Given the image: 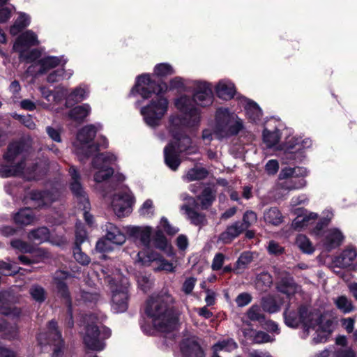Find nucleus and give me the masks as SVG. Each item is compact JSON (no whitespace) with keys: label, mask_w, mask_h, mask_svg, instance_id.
<instances>
[{"label":"nucleus","mask_w":357,"mask_h":357,"mask_svg":"<svg viewBox=\"0 0 357 357\" xmlns=\"http://www.w3.org/2000/svg\"><path fill=\"white\" fill-rule=\"evenodd\" d=\"M174 298L168 292H161L151 296L146 302L144 313L149 319L141 322L142 331L149 335L155 331L167 333L174 330L177 324Z\"/></svg>","instance_id":"obj_1"},{"label":"nucleus","mask_w":357,"mask_h":357,"mask_svg":"<svg viewBox=\"0 0 357 357\" xmlns=\"http://www.w3.org/2000/svg\"><path fill=\"white\" fill-rule=\"evenodd\" d=\"M168 89L166 83L155 84L150 78L148 74L140 75L137 77L136 84L131 91V93L135 91L143 98L147 99L152 93L158 96L151 99L149 103L142 107L141 114L143 116L146 123L151 127H156L167 114L169 107L168 100L161 96Z\"/></svg>","instance_id":"obj_2"},{"label":"nucleus","mask_w":357,"mask_h":357,"mask_svg":"<svg viewBox=\"0 0 357 357\" xmlns=\"http://www.w3.org/2000/svg\"><path fill=\"white\" fill-rule=\"evenodd\" d=\"M183 121L178 115H171L168 121V131L174 141L169 142L164 148V156H178L181 154L192 155L197 153V146L192 139L181 133L183 124L189 126L188 118Z\"/></svg>","instance_id":"obj_3"},{"label":"nucleus","mask_w":357,"mask_h":357,"mask_svg":"<svg viewBox=\"0 0 357 357\" xmlns=\"http://www.w3.org/2000/svg\"><path fill=\"white\" fill-rule=\"evenodd\" d=\"M26 158H0V176L7 178L23 174L26 180H37L46 174L47 168L38 163L25 167Z\"/></svg>","instance_id":"obj_4"},{"label":"nucleus","mask_w":357,"mask_h":357,"mask_svg":"<svg viewBox=\"0 0 357 357\" xmlns=\"http://www.w3.org/2000/svg\"><path fill=\"white\" fill-rule=\"evenodd\" d=\"M85 332L83 335L84 343L91 350L100 351L105 349V340L111 336V330L102 325L94 314L86 315Z\"/></svg>","instance_id":"obj_5"},{"label":"nucleus","mask_w":357,"mask_h":357,"mask_svg":"<svg viewBox=\"0 0 357 357\" xmlns=\"http://www.w3.org/2000/svg\"><path fill=\"white\" fill-rule=\"evenodd\" d=\"M284 322L291 328H296L299 324H303V333L302 338L306 339L310 334V327L317 325L321 318V312L315 309L306 306L299 308L298 314L289 311L288 309L284 312Z\"/></svg>","instance_id":"obj_6"},{"label":"nucleus","mask_w":357,"mask_h":357,"mask_svg":"<svg viewBox=\"0 0 357 357\" xmlns=\"http://www.w3.org/2000/svg\"><path fill=\"white\" fill-rule=\"evenodd\" d=\"M243 128V121L227 108H219L215 114L214 135L222 139L237 135Z\"/></svg>","instance_id":"obj_7"},{"label":"nucleus","mask_w":357,"mask_h":357,"mask_svg":"<svg viewBox=\"0 0 357 357\" xmlns=\"http://www.w3.org/2000/svg\"><path fill=\"white\" fill-rule=\"evenodd\" d=\"M112 158H93L91 163L93 169L96 171L94 174V181L98 183L97 189L101 190V187L99 185L101 183L109 184L111 189H116L117 185L114 186L111 184L114 181L119 183L124 181L126 177L122 174H114L113 169L110 167V159ZM104 196L107 191L102 190Z\"/></svg>","instance_id":"obj_8"},{"label":"nucleus","mask_w":357,"mask_h":357,"mask_svg":"<svg viewBox=\"0 0 357 357\" xmlns=\"http://www.w3.org/2000/svg\"><path fill=\"white\" fill-rule=\"evenodd\" d=\"M101 128L102 126L100 123L85 126L78 131L76 140L73 143L74 146L86 155L94 154L95 152L100 151V148H107L108 143L105 137L101 138L102 144L99 146L93 143L97 132Z\"/></svg>","instance_id":"obj_9"},{"label":"nucleus","mask_w":357,"mask_h":357,"mask_svg":"<svg viewBox=\"0 0 357 357\" xmlns=\"http://www.w3.org/2000/svg\"><path fill=\"white\" fill-rule=\"evenodd\" d=\"M107 280L112 291V310L116 313L124 312L128 306V279L116 273L114 277L108 276Z\"/></svg>","instance_id":"obj_10"},{"label":"nucleus","mask_w":357,"mask_h":357,"mask_svg":"<svg viewBox=\"0 0 357 357\" xmlns=\"http://www.w3.org/2000/svg\"><path fill=\"white\" fill-rule=\"evenodd\" d=\"M308 174L303 167L283 168L279 174L278 187L288 191L303 188L307 185L305 178Z\"/></svg>","instance_id":"obj_11"},{"label":"nucleus","mask_w":357,"mask_h":357,"mask_svg":"<svg viewBox=\"0 0 357 357\" xmlns=\"http://www.w3.org/2000/svg\"><path fill=\"white\" fill-rule=\"evenodd\" d=\"M69 174L71 177L70 182V190L76 197L79 208L83 211L85 221L88 225H91L93 224V216L88 211L90 208V203L81 184L80 175L74 166L70 167Z\"/></svg>","instance_id":"obj_12"},{"label":"nucleus","mask_w":357,"mask_h":357,"mask_svg":"<svg viewBox=\"0 0 357 357\" xmlns=\"http://www.w3.org/2000/svg\"><path fill=\"white\" fill-rule=\"evenodd\" d=\"M130 256L135 264L141 266H149L151 262L156 261L158 264V266L155 268L156 271H165L167 273L175 271L176 266L155 251L142 250L137 252H134Z\"/></svg>","instance_id":"obj_13"},{"label":"nucleus","mask_w":357,"mask_h":357,"mask_svg":"<svg viewBox=\"0 0 357 357\" xmlns=\"http://www.w3.org/2000/svg\"><path fill=\"white\" fill-rule=\"evenodd\" d=\"M102 230L105 232V238L100 239L96 245V250L100 252H108L112 250L108 241L117 245H121L126 241L125 234L113 223L107 222L102 226Z\"/></svg>","instance_id":"obj_14"},{"label":"nucleus","mask_w":357,"mask_h":357,"mask_svg":"<svg viewBox=\"0 0 357 357\" xmlns=\"http://www.w3.org/2000/svg\"><path fill=\"white\" fill-rule=\"evenodd\" d=\"M47 331L40 333L37 337L38 343L40 345L52 344L54 346L52 357H63V341L61 332L58 330L57 323L52 320L48 323Z\"/></svg>","instance_id":"obj_15"},{"label":"nucleus","mask_w":357,"mask_h":357,"mask_svg":"<svg viewBox=\"0 0 357 357\" xmlns=\"http://www.w3.org/2000/svg\"><path fill=\"white\" fill-rule=\"evenodd\" d=\"M133 196L128 189L122 193L114 194L112 198L111 207L118 218L128 216L132 212Z\"/></svg>","instance_id":"obj_16"},{"label":"nucleus","mask_w":357,"mask_h":357,"mask_svg":"<svg viewBox=\"0 0 357 357\" xmlns=\"http://www.w3.org/2000/svg\"><path fill=\"white\" fill-rule=\"evenodd\" d=\"M194 98L190 99L185 95L181 96L174 100V105L177 109L183 112L185 118H188L187 123L189 126L198 124L200 119L199 110L195 106Z\"/></svg>","instance_id":"obj_17"},{"label":"nucleus","mask_w":357,"mask_h":357,"mask_svg":"<svg viewBox=\"0 0 357 357\" xmlns=\"http://www.w3.org/2000/svg\"><path fill=\"white\" fill-rule=\"evenodd\" d=\"M319 243L326 251H331L340 247L344 240L343 232L337 227H331L322 231L318 236Z\"/></svg>","instance_id":"obj_18"},{"label":"nucleus","mask_w":357,"mask_h":357,"mask_svg":"<svg viewBox=\"0 0 357 357\" xmlns=\"http://www.w3.org/2000/svg\"><path fill=\"white\" fill-rule=\"evenodd\" d=\"M70 276V274L65 271L59 270L55 272L54 275V282L56 284V287L58 289L59 294L67 299V302L68 303V312H69V318L66 321V325L69 328H72L73 326L74 322L73 320V315L71 311V301L70 299V294L68 291V287L66 284L64 282V280H66L68 277Z\"/></svg>","instance_id":"obj_19"},{"label":"nucleus","mask_w":357,"mask_h":357,"mask_svg":"<svg viewBox=\"0 0 357 357\" xmlns=\"http://www.w3.org/2000/svg\"><path fill=\"white\" fill-rule=\"evenodd\" d=\"M194 102L197 105L206 107L213 102V91L211 85L206 82L195 81Z\"/></svg>","instance_id":"obj_20"},{"label":"nucleus","mask_w":357,"mask_h":357,"mask_svg":"<svg viewBox=\"0 0 357 357\" xmlns=\"http://www.w3.org/2000/svg\"><path fill=\"white\" fill-rule=\"evenodd\" d=\"M15 298L10 291H0V314L13 319H17L22 314V310L15 306H11Z\"/></svg>","instance_id":"obj_21"},{"label":"nucleus","mask_w":357,"mask_h":357,"mask_svg":"<svg viewBox=\"0 0 357 357\" xmlns=\"http://www.w3.org/2000/svg\"><path fill=\"white\" fill-rule=\"evenodd\" d=\"M296 217L291 223V227L296 230H303L312 226L317 220L319 215L317 213L306 209L297 208L295 210Z\"/></svg>","instance_id":"obj_22"},{"label":"nucleus","mask_w":357,"mask_h":357,"mask_svg":"<svg viewBox=\"0 0 357 357\" xmlns=\"http://www.w3.org/2000/svg\"><path fill=\"white\" fill-rule=\"evenodd\" d=\"M129 236L135 240H139L142 245L149 248L151 243V236L153 229L150 226H130L128 227Z\"/></svg>","instance_id":"obj_23"},{"label":"nucleus","mask_w":357,"mask_h":357,"mask_svg":"<svg viewBox=\"0 0 357 357\" xmlns=\"http://www.w3.org/2000/svg\"><path fill=\"white\" fill-rule=\"evenodd\" d=\"M333 322L331 320H326L324 322L323 317L321 316L317 325L314 327H310V331H314L315 335L312 338L314 344H319L326 342L329 335L332 332Z\"/></svg>","instance_id":"obj_24"},{"label":"nucleus","mask_w":357,"mask_h":357,"mask_svg":"<svg viewBox=\"0 0 357 357\" xmlns=\"http://www.w3.org/2000/svg\"><path fill=\"white\" fill-rule=\"evenodd\" d=\"M181 357H204L200 345L194 338H187L180 345Z\"/></svg>","instance_id":"obj_25"},{"label":"nucleus","mask_w":357,"mask_h":357,"mask_svg":"<svg viewBox=\"0 0 357 357\" xmlns=\"http://www.w3.org/2000/svg\"><path fill=\"white\" fill-rule=\"evenodd\" d=\"M39 43L37 35L33 31L27 30L17 37L13 50L22 53L23 47L38 45Z\"/></svg>","instance_id":"obj_26"},{"label":"nucleus","mask_w":357,"mask_h":357,"mask_svg":"<svg viewBox=\"0 0 357 357\" xmlns=\"http://www.w3.org/2000/svg\"><path fill=\"white\" fill-rule=\"evenodd\" d=\"M59 197V193L56 190L54 191H32L31 192V200L36 202L37 207L43 208L49 206L53 202L57 200Z\"/></svg>","instance_id":"obj_27"},{"label":"nucleus","mask_w":357,"mask_h":357,"mask_svg":"<svg viewBox=\"0 0 357 357\" xmlns=\"http://www.w3.org/2000/svg\"><path fill=\"white\" fill-rule=\"evenodd\" d=\"M244 231L245 229L240 221L234 222L228 225L225 231L220 234L218 241L222 242L224 244L230 243Z\"/></svg>","instance_id":"obj_28"},{"label":"nucleus","mask_w":357,"mask_h":357,"mask_svg":"<svg viewBox=\"0 0 357 357\" xmlns=\"http://www.w3.org/2000/svg\"><path fill=\"white\" fill-rule=\"evenodd\" d=\"M357 256V251L354 248H348L333 259V264L337 267L349 266Z\"/></svg>","instance_id":"obj_29"},{"label":"nucleus","mask_w":357,"mask_h":357,"mask_svg":"<svg viewBox=\"0 0 357 357\" xmlns=\"http://www.w3.org/2000/svg\"><path fill=\"white\" fill-rule=\"evenodd\" d=\"M153 243L155 248L162 251L168 257H172L174 255L172 246L169 243L163 231L160 229L155 231L153 237Z\"/></svg>","instance_id":"obj_30"},{"label":"nucleus","mask_w":357,"mask_h":357,"mask_svg":"<svg viewBox=\"0 0 357 357\" xmlns=\"http://www.w3.org/2000/svg\"><path fill=\"white\" fill-rule=\"evenodd\" d=\"M311 142L308 139L302 140L295 136L289 137L283 145L282 149L286 153H294L302 149L309 147Z\"/></svg>","instance_id":"obj_31"},{"label":"nucleus","mask_w":357,"mask_h":357,"mask_svg":"<svg viewBox=\"0 0 357 357\" xmlns=\"http://www.w3.org/2000/svg\"><path fill=\"white\" fill-rule=\"evenodd\" d=\"M217 96L223 100H230L235 94L234 84L229 80H220L215 86Z\"/></svg>","instance_id":"obj_32"},{"label":"nucleus","mask_w":357,"mask_h":357,"mask_svg":"<svg viewBox=\"0 0 357 357\" xmlns=\"http://www.w3.org/2000/svg\"><path fill=\"white\" fill-rule=\"evenodd\" d=\"M277 289L280 292L290 296L298 291L300 287L295 283L291 276L287 275L280 279L277 284Z\"/></svg>","instance_id":"obj_33"},{"label":"nucleus","mask_w":357,"mask_h":357,"mask_svg":"<svg viewBox=\"0 0 357 357\" xmlns=\"http://www.w3.org/2000/svg\"><path fill=\"white\" fill-rule=\"evenodd\" d=\"M334 217L333 211L331 208H326L321 213V217L316 223L314 227L311 229L310 233L314 236H319L323 229L328 225Z\"/></svg>","instance_id":"obj_34"},{"label":"nucleus","mask_w":357,"mask_h":357,"mask_svg":"<svg viewBox=\"0 0 357 357\" xmlns=\"http://www.w3.org/2000/svg\"><path fill=\"white\" fill-rule=\"evenodd\" d=\"M36 218L30 208L20 209L15 215V223L21 225H29L33 223Z\"/></svg>","instance_id":"obj_35"},{"label":"nucleus","mask_w":357,"mask_h":357,"mask_svg":"<svg viewBox=\"0 0 357 357\" xmlns=\"http://www.w3.org/2000/svg\"><path fill=\"white\" fill-rule=\"evenodd\" d=\"M264 220L268 224L277 226L283 221V216L277 207H271L264 211Z\"/></svg>","instance_id":"obj_36"},{"label":"nucleus","mask_w":357,"mask_h":357,"mask_svg":"<svg viewBox=\"0 0 357 357\" xmlns=\"http://www.w3.org/2000/svg\"><path fill=\"white\" fill-rule=\"evenodd\" d=\"M280 139L279 130L276 128L273 129L266 127L263 132V141L267 147L271 148L275 146Z\"/></svg>","instance_id":"obj_37"},{"label":"nucleus","mask_w":357,"mask_h":357,"mask_svg":"<svg viewBox=\"0 0 357 357\" xmlns=\"http://www.w3.org/2000/svg\"><path fill=\"white\" fill-rule=\"evenodd\" d=\"M253 260V253L250 251L242 252L235 263L234 271L236 274H240L248 267Z\"/></svg>","instance_id":"obj_38"},{"label":"nucleus","mask_w":357,"mask_h":357,"mask_svg":"<svg viewBox=\"0 0 357 357\" xmlns=\"http://www.w3.org/2000/svg\"><path fill=\"white\" fill-rule=\"evenodd\" d=\"M31 22L30 17L25 13H20L15 20L13 26H10V33L13 36H16L24 29L29 25Z\"/></svg>","instance_id":"obj_39"},{"label":"nucleus","mask_w":357,"mask_h":357,"mask_svg":"<svg viewBox=\"0 0 357 357\" xmlns=\"http://www.w3.org/2000/svg\"><path fill=\"white\" fill-rule=\"evenodd\" d=\"M333 303L336 307L344 314L350 313L354 310L352 301L344 295L334 298Z\"/></svg>","instance_id":"obj_40"},{"label":"nucleus","mask_w":357,"mask_h":357,"mask_svg":"<svg viewBox=\"0 0 357 357\" xmlns=\"http://www.w3.org/2000/svg\"><path fill=\"white\" fill-rule=\"evenodd\" d=\"M91 112V107L83 104L73 108L69 112V117L76 121H83Z\"/></svg>","instance_id":"obj_41"},{"label":"nucleus","mask_w":357,"mask_h":357,"mask_svg":"<svg viewBox=\"0 0 357 357\" xmlns=\"http://www.w3.org/2000/svg\"><path fill=\"white\" fill-rule=\"evenodd\" d=\"M29 240L38 243L47 241L50 238V231L46 227H39L32 230L28 235Z\"/></svg>","instance_id":"obj_42"},{"label":"nucleus","mask_w":357,"mask_h":357,"mask_svg":"<svg viewBox=\"0 0 357 357\" xmlns=\"http://www.w3.org/2000/svg\"><path fill=\"white\" fill-rule=\"evenodd\" d=\"M245 109L248 117L254 122L259 120L262 116L260 107L256 102L252 100H246Z\"/></svg>","instance_id":"obj_43"},{"label":"nucleus","mask_w":357,"mask_h":357,"mask_svg":"<svg viewBox=\"0 0 357 357\" xmlns=\"http://www.w3.org/2000/svg\"><path fill=\"white\" fill-rule=\"evenodd\" d=\"M61 58L54 56H49L41 59L39 61L40 69L39 73L43 74L49 70L56 68L61 63Z\"/></svg>","instance_id":"obj_44"},{"label":"nucleus","mask_w":357,"mask_h":357,"mask_svg":"<svg viewBox=\"0 0 357 357\" xmlns=\"http://www.w3.org/2000/svg\"><path fill=\"white\" fill-rule=\"evenodd\" d=\"M296 245L303 253L307 255L312 254L315 250L310 240L303 234H299L296 236Z\"/></svg>","instance_id":"obj_45"},{"label":"nucleus","mask_w":357,"mask_h":357,"mask_svg":"<svg viewBox=\"0 0 357 357\" xmlns=\"http://www.w3.org/2000/svg\"><path fill=\"white\" fill-rule=\"evenodd\" d=\"M237 347L236 342L232 339L219 341L213 346V354H218L221 351L231 352L235 350Z\"/></svg>","instance_id":"obj_46"},{"label":"nucleus","mask_w":357,"mask_h":357,"mask_svg":"<svg viewBox=\"0 0 357 357\" xmlns=\"http://www.w3.org/2000/svg\"><path fill=\"white\" fill-rule=\"evenodd\" d=\"M208 175L207 170L202 167L196 166L190 169L183 176V179L187 181L203 179Z\"/></svg>","instance_id":"obj_47"},{"label":"nucleus","mask_w":357,"mask_h":357,"mask_svg":"<svg viewBox=\"0 0 357 357\" xmlns=\"http://www.w3.org/2000/svg\"><path fill=\"white\" fill-rule=\"evenodd\" d=\"M3 338L8 340H17L19 337V327L17 324H10L6 321L4 328L1 332Z\"/></svg>","instance_id":"obj_48"},{"label":"nucleus","mask_w":357,"mask_h":357,"mask_svg":"<svg viewBox=\"0 0 357 357\" xmlns=\"http://www.w3.org/2000/svg\"><path fill=\"white\" fill-rule=\"evenodd\" d=\"M215 198V192L211 188H206L199 196V199L201 202L202 208L206 209L209 207Z\"/></svg>","instance_id":"obj_49"},{"label":"nucleus","mask_w":357,"mask_h":357,"mask_svg":"<svg viewBox=\"0 0 357 357\" xmlns=\"http://www.w3.org/2000/svg\"><path fill=\"white\" fill-rule=\"evenodd\" d=\"M89 89L85 86H79L75 89L68 96V101L73 100L74 102H81L89 95Z\"/></svg>","instance_id":"obj_50"},{"label":"nucleus","mask_w":357,"mask_h":357,"mask_svg":"<svg viewBox=\"0 0 357 357\" xmlns=\"http://www.w3.org/2000/svg\"><path fill=\"white\" fill-rule=\"evenodd\" d=\"M29 294L36 302L43 303L47 297L45 289L39 284H33L29 289Z\"/></svg>","instance_id":"obj_51"},{"label":"nucleus","mask_w":357,"mask_h":357,"mask_svg":"<svg viewBox=\"0 0 357 357\" xmlns=\"http://www.w3.org/2000/svg\"><path fill=\"white\" fill-rule=\"evenodd\" d=\"M261 306L264 311L274 313L280 310V306L275 298L272 296H268L262 298Z\"/></svg>","instance_id":"obj_52"},{"label":"nucleus","mask_w":357,"mask_h":357,"mask_svg":"<svg viewBox=\"0 0 357 357\" xmlns=\"http://www.w3.org/2000/svg\"><path fill=\"white\" fill-rule=\"evenodd\" d=\"M182 209L185 211L188 219L192 224L195 225H201L204 223L205 218L202 214L196 212L195 210L192 209L187 205H184L182 207Z\"/></svg>","instance_id":"obj_53"},{"label":"nucleus","mask_w":357,"mask_h":357,"mask_svg":"<svg viewBox=\"0 0 357 357\" xmlns=\"http://www.w3.org/2000/svg\"><path fill=\"white\" fill-rule=\"evenodd\" d=\"M155 207L153 202L148 199L139 208V213L141 216L146 218H151L154 215Z\"/></svg>","instance_id":"obj_54"},{"label":"nucleus","mask_w":357,"mask_h":357,"mask_svg":"<svg viewBox=\"0 0 357 357\" xmlns=\"http://www.w3.org/2000/svg\"><path fill=\"white\" fill-rule=\"evenodd\" d=\"M250 333H252L250 337H252V342L257 344L272 342L275 340L274 337L271 336L264 331H252Z\"/></svg>","instance_id":"obj_55"},{"label":"nucleus","mask_w":357,"mask_h":357,"mask_svg":"<svg viewBox=\"0 0 357 357\" xmlns=\"http://www.w3.org/2000/svg\"><path fill=\"white\" fill-rule=\"evenodd\" d=\"M10 245L13 249H15L17 252H20L22 253H30L33 250V248L31 245L20 239L12 240L10 241Z\"/></svg>","instance_id":"obj_56"},{"label":"nucleus","mask_w":357,"mask_h":357,"mask_svg":"<svg viewBox=\"0 0 357 357\" xmlns=\"http://www.w3.org/2000/svg\"><path fill=\"white\" fill-rule=\"evenodd\" d=\"M154 73L158 76L165 77L174 74V70L171 65L163 63L155 66Z\"/></svg>","instance_id":"obj_57"},{"label":"nucleus","mask_w":357,"mask_h":357,"mask_svg":"<svg viewBox=\"0 0 357 357\" xmlns=\"http://www.w3.org/2000/svg\"><path fill=\"white\" fill-rule=\"evenodd\" d=\"M160 229L161 231L163 230L168 235H174L179 231L178 228L172 226L168 220L165 217H162L160 219L159 225L157 227V229Z\"/></svg>","instance_id":"obj_58"},{"label":"nucleus","mask_w":357,"mask_h":357,"mask_svg":"<svg viewBox=\"0 0 357 357\" xmlns=\"http://www.w3.org/2000/svg\"><path fill=\"white\" fill-rule=\"evenodd\" d=\"M73 255L75 260L82 265H88L90 263L89 257L83 252L81 248L78 245H75L73 248Z\"/></svg>","instance_id":"obj_59"},{"label":"nucleus","mask_w":357,"mask_h":357,"mask_svg":"<svg viewBox=\"0 0 357 357\" xmlns=\"http://www.w3.org/2000/svg\"><path fill=\"white\" fill-rule=\"evenodd\" d=\"M21 268L13 266L10 262L0 261V273L5 275L15 274L20 271Z\"/></svg>","instance_id":"obj_60"},{"label":"nucleus","mask_w":357,"mask_h":357,"mask_svg":"<svg viewBox=\"0 0 357 357\" xmlns=\"http://www.w3.org/2000/svg\"><path fill=\"white\" fill-rule=\"evenodd\" d=\"M257 220V215L256 213L252 211H247L243 216V222H241V224L245 230L254 225Z\"/></svg>","instance_id":"obj_61"},{"label":"nucleus","mask_w":357,"mask_h":357,"mask_svg":"<svg viewBox=\"0 0 357 357\" xmlns=\"http://www.w3.org/2000/svg\"><path fill=\"white\" fill-rule=\"evenodd\" d=\"M86 239V232L84 229L82 223L80 222L76 223L75 230V245L80 247L81 244L83 243Z\"/></svg>","instance_id":"obj_62"},{"label":"nucleus","mask_w":357,"mask_h":357,"mask_svg":"<svg viewBox=\"0 0 357 357\" xmlns=\"http://www.w3.org/2000/svg\"><path fill=\"white\" fill-rule=\"evenodd\" d=\"M248 317L252 321H262L264 319L259 306L253 305L248 311Z\"/></svg>","instance_id":"obj_63"},{"label":"nucleus","mask_w":357,"mask_h":357,"mask_svg":"<svg viewBox=\"0 0 357 357\" xmlns=\"http://www.w3.org/2000/svg\"><path fill=\"white\" fill-rule=\"evenodd\" d=\"M99 298V295L95 291H86L82 290L80 292V299L84 303H96Z\"/></svg>","instance_id":"obj_64"}]
</instances>
